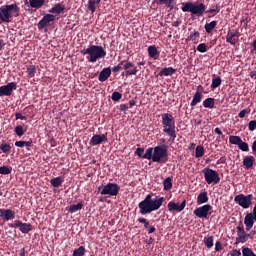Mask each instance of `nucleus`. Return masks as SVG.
Segmentation results:
<instances>
[{"label":"nucleus","mask_w":256,"mask_h":256,"mask_svg":"<svg viewBox=\"0 0 256 256\" xmlns=\"http://www.w3.org/2000/svg\"><path fill=\"white\" fill-rule=\"evenodd\" d=\"M19 228H20V231L23 233V234H28L30 231H32V225L31 223H23V222H19Z\"/></svg>","instance_id":"c85d7f7f"},{"label":"nucleus","mask_w":256,"mask_h":256,"mask_svg":"<svg viewBox=\"0 0 256 256\" xmlns=\"http://www.w3.org/2000/svg\"><path fill=\"white\" fill-rule=\"evenodd\" d=\"M0 150H1L3 153H8V152L11 151V146H10V144H8V143H2V144L0 145Z\"/></svg>","instance_id":"8fccbe9b"},{"label":"nucleus","mask_w":256,"mask_h":256,"mask_svg":"<svg viewBox=\"0 0 256 256\" xmlns=\"http://www.w3.org/2000/svg\"><path fill=\"white\" fill-rule=\"evenodd\" d=\"M240 32L239 31H229L226 36V42L232 46H235L239 41Z\"/></svg>","instance_id":"dca6fc26"},{"label":"nucleus","mask_w":256,"mask_h":256,"mask_svg":"<svg viewBox=\"0 0 256 256\" xmlns=\"http://www.w3.org/2000/svg\"><path fill=\"white\" fill-rule=\"evenodd\" d=\"M159 5H164L170 11L174 9V1L175 0H157Z\"/></svg>","instance_id":"f704fd0d"},{"label":"nucleus","mask_w":256,"mask_h":256,"mask_svg":"<svg viewBox=\"0 0 256 256\" xmlns=\"http://www.w3.org/2000/svg\"><path fill=\"white\" fill-rule=\"evenodd\" d=\"M20 220H15V223H9L10 228H19Z\"/></svg>","instance_id":"0e129e2a"},{"label":"nucleus","mask_w":256,"mask_h":256,"mask_svg":"<svg viewBox=\"0 0 256 256\" xmlns=\"http://www.w3.org/2000/svg\"><path fill=\"white\" fill-rule=\"evenodd\" d=\"M242 139L240 136L231 135L229 136V143L232 145H239L241 143Z\"/></svg>","instance_id":"a19ab883"},{"label":"nucleus","mask_w":256,"mask_h":256,"mask_svg":"<svg viewBox=\"0 0 256 256\" xmlns=\"http://www.w3.org/2000/svg\"><path fill=\"white\" fill-rule=\"evenodd\" d=\"M221 11L220 6L216 5L212 8H210L209 10L206 11L207 14H213V16L219 14Z\"/></svg>","instance_id":"49530a36"},{"label":"nucleus","mask_w":256,"mask_h":256,"mask_svg":"<svg viewBox=\"0 0 256 256\" xmlns=\"http://www.w3.org/2000/svg\"><path fill=\"white\" fill-rule=\"evenodd\" d=\"M15 117H16V120H22V121H26L27 120L26 116H23L20 112H17L15 114Z\"/></svg>","instance_id":"052dcab7"},{"label":"nucleus","mask_w":256,"mask_h":256,"mask_svg":"<svg viewBox=\"0 0 256 256\" xmlns=\"http://www.w3.org/2000/svg\"><path fill=\"white\" fill-rule=\"evenodd\" d=\"M129 109V105L128 104H120L119 106V110L121 112H126Z\"/></svg>","instance_id":"e2e57ef3"},{"label":"nucleus","mask_w":256,"mask_h":256,"mask_svg":"<svg viewBox=\"0 0 256 256\" xmlns=\"http://www.w3.org/2000/svg\"><path fill=\"white\" fill-rule=\"evenodd\" d=\"M173 187V182H172V178L171 177H166L163 180V189L165 191H170Z\"/></svg>","instance_id":"c9c22d12"},{"label":"nucleus","mask_w":256,"mask_h":256,"mask_svg":"<svg viewBox=\"0 0 256 256\" xmlns=\"http://www.w3.org/2000/svg\"><path fill=\"white\" fill-rule=\"evenodd\" d=\"M12 172V167H8L6 165L0 167V174L1 175H9Z\"/></svg>","instance_id":"a18cd8bd"},{"label":"nucleus","mask_w":256,"mask_h":256,"mask_svg":"<svg viewBox=\"0 0 256 256\" xmlns=\"http://www.w3.org/2000/svg\"><path fill=\"white\" fill-rule=\"evenodd\" d=\"M205 154L204 146L198 145L195 148V158H202Z\"/></svg>","instance_id":"58836bf2"},{"label":"nucleus","mask_w":256,"mask_h":256,"mask_svg":"<svg viewBox=\"0 0 256 256\" xmlns=\"http://www.w3.org/2000/svg\"><path fill=\"white\" fill-rule=\"evenodd\" d=\"M15 146L18 148H24L25 147L24 141L23 140L16 141Z\"/></svg>","instance_id":"69168bd1"},{"label":"nucleus","mask_w":256,"mask_h":256,"mask_svg":"<svg viewBox=\"0 0 256 256\" xmlns=\"http://www.w3.org/2000/svg\"><path fill=\"white\" fill-rule=\"evenodd\" d=\"M203 98V94L200 91H196L193 95L192 101L190 102L191 107H196L199 103H201Z\"/></svg>","instance_id":"4be33fe9"},{"label":"nucleus","mask_w":256,"mask_h":256,"mask_svg":"<svg viewBox=\"0 0 256 256\" xmlns=\"http://www.w3.org/2000/svg\"><path fill=\"white\" fill-rule=\"evenodd\" d=\"M142 158L147 160H152V162H154V148L153 147L147 148Z\"/></svg>","instance_id":"473e14b6"},{"label":"nucleus","mask_w":256,"mask_h":256,"mask_svg":"<svg viewBox=\"0 0 256 256\" xmlns=\"http://www.w3.org/2000/svg\"><path fill=\"white\" fill-rule=\"evenodd\" d=\"M250 237H251V234H248L245 231V228L243 225L237 226V237L235 242L236 245L240 243H246Z\"/></svg>","instance_id":"f8f14e48"},{"label":"nucleus","mask_w":256,"mask_h":256,"mask_svg":"<svg viewBox=\"0 0 256 256\" xmlns=\"http://www.w3.org/2000/svg\"><path fill=\"white\" fill-rule=\"evenodd\" d=\"M223 250V245H222V243L220 242V241H216L215 242V251L216 252H220V251H222Z\"/></svg>","instance_id":"bf43d9fd"},{"label":"nucleus","mask_w":256,"mask_h":256,"mask_svg":"<svg viewBox=\"0 0 256 256\" xmlns=\"http://www.w3.org/2000/svg\"><path fill=\"white\" fill-rule=\"evenodd\" d=\"M82 208H83V203L78 202L76 204H72V205L66 207V211H68V213H70V214H74V213L82 210Z\"/></svg>","instance_id":"b1692460"},{"label":"nucleus","mask_w":256,"mask_h":256,"mask_svg":"<svg viewBox=\"0 0 256 256\" xmlns=\"http://www.w3.org/2000/svg\"><path fill=\"white\" fill-rule=\"evenodd\" d=\"M243 256H256L255 252L249 247H242Z\"/></svg>","instance_id":"37998d69"},{"label":"nucleus","mask_w":256,"mask_h":256,"mask_svg":"<svg viewBox=\"0 0 256 256\" xmlns=\"http://www.w3.org/2000/svg\"><path fill=\"white\" fill-rule=\"evenodd\" d=\"M168 148L166 144L157 145L153 148V162L166 163L168 161Z\"/></svg>","instance_id":"423d86ee"},{"label":"nucleus","mask_w":256,"mask_h":256,"mask_svg":"<svg viewBox=\"0 0 256 256\" xmlns=\"http://www.w3.org/2000/svg\"><path fill=\"white\" fill-rule=\"evenodd\" d=\"M186 207V199H184L180 204L174 201H169L167 204V209L169 212H182Z\"/></svg>","instance_id":"4468645a"},{"label":"nucleus","mask_w":256,"mask_h":256,"mask_svg":"<svg viewBox=\"0 0 256 256\" xmlns=\"http://www.w3.org/2000/svg\"><path fill=\"white\" fill-rule=\"evenodd\" d=\"M202 173L207 184L211 185L212 183H220L221 178L216 170H213L211 168H204L202 170Z\"/></svg>","instance_id":"0eeeda50"},{"label":"nucleus","mask_w":256,"mask_h":256,"mask_svg":"<svg viewBox=\"0 0 256 256\" xmlns=\"http://www.w3.org/2000/svg\"><path fill=\"white\" fill-rule=\"evenodd\" d=\"M111 74L112 70L110 67L102 69V71H100V75H98V81H100V83L106 82L110 78Z\"/></svg>","instance_id":"aec40b11"},{"label":"nucleus","mask_w":256,"mask_h":256,"mask_svg":"<svg viewBox=\"0 0 256 256\" xmlns=\"http://www.w3.org/2000/svg\"><path fill=\"white\" fill-rule=\"evenodd\" d=\"M213 209L212 205L210 204H204L200 207H197L194 211L193 214L197 217V218H204L207 219L209 212Z\"/></svg>","instance_id":"9d476101"},{"label":"nucleus","mask_w":256,"mask_h":256,"mask_svg":"<svg viewBox=\"0 0 256 256\" xmlns=\"http://www.w3.org/2000/svg\"><path fill=\"white\" fill-rule=\"evenodd\" d=\"M252 216L254 217V221L256 222V204L253 207Z\"/></svg>","instance_id":"338daca9"},{"label":"nucleus","mask_w":256,"mask_h":256,"mask_svg":"<svg viewBox=\"0 0 256 256\" xmlns=\"http://www.w3.org/2000/svg\"><path fill=\"white\" fill-rule=\"evenodd\" d=\"M253 195L252 194H238L234 197V202L243 209H249L252 205Z\"/></svg>","instance_id":"6e6552de"},{"label":"nucleus","mask_w":256,"mask_h":256,"mask_svg":"<svg viewBox=\"0 0 256 256\" xmlns=\"http://www.w3.org/2000/svg\"><path fill=\"white\" fill-rule=\"evenodd\" d=\"M80 53H82L84 56L88 55L86 57L88 63H96L98 60L105 58L107 55V52L104 50V48L99 45H90V47L82 49Z\"/></svg>","instance_id":"7ed1b4c3"},{"label":"nucleus","mask_w":256,"mask_h":256,"mask_svg":"<svg viewBox=\"0 0 256 256\" xmlns=\"http://www.w3.org/2000/svg\"><path fill=\"white\" fill-rule=\"evenodd\" d=\"M101 0H88V11L95 13L97 7L100 5Z\"/></svg>","instance_id":"a878e982"},{"label":"nucleus","mask_w":256,"mask_h":256,"mask_svg":"<svg viewBox=\"0 0 256 256\" xmlns=\"http://www.w3.org/2000/svg\"><path fill=\"white\" fill-rule=\"evenodd\" d=\"M20 8L16 3L10 5H2L0 7V23H10L13 17H18Z\"/></svg>","instance_id":"20e7f679"},{"label":"nucleus","mask_w":256,"mask_h":256,"mask_svg":"<svg viewBox=\"0 0 256 256\" xmlns=\"http://www.w3.org/2000/svg\"><path fill=\"white\" fill-rule=\"evenodd\" d=\"M197 51L201 54H204L208 51L206 43H200L197 45Z\"/></svg>","instance_id":"de8ad7c7"},{"label":"nucleus","mask_w":256,"mask_h":256,"mask_svg":"<svg viewBox=\"0 0 256 256\" xmlns=\"http://www.w3.org/2000/svg\"><path fill=\"white\" fill-rule=\"evenodd\" d=\"M107 140H108L107 134H102V135L96 134L92 136V138H90V145L98 146Z\"/></svg>","instance_id":"f3484780"},{"label":"nucleus","mask_w":256,"mask_h":256,"mask_svg":"<svg viewBox=\"0 0 256 256\" xmlns=\"http://www.w3.org/2000/svg\"><path fill=\"white\" fill-rule=\"evenodd\" d=\"M121 98H122V94H121L120 92L114 91V92L112 93V101L118 102V101L121 100Z\"/></svg>","instance_id":"864d4df0"},{"label":"nucleus","mask_w":256,"mask_h":256,"mask_svg":"<svg viewBox=\"0 0 256 256\" xmlns=\"http://www.w3.org/2000/svg\"><path fill=\"white\" fill-rule=\"evenodd\" d=\"M218 22L217 21H211L209 23H206L204 25V30L207 34H211L212 31L217 27Z\"/></svg>","instance_id":"7c9ffc66"},{"label":"nucleus","mask_w":256,"mask_h":256,"mask_svg":"<svg viewBox=\"0 0 256 256\" xmlns=\"http://www.w3.org/2000/svg\"><path fill=\"white\" fill-rule=\"evenodd\" d=\"M254 162H255V157L252 155H249L244 157L242 164L246 169H251L254 166Z\"/></svg>","instance_id":"5701e85b"},{"label":"nucleus","mask_w":256,"mask_h":256,"mask_svg":"<svg viewBox=\"0 0 256 256\" xmlns=\"http://www.w3.org/2000/svg\"><path fill=\"white\" fill-rule=\"evenodd\" d=\"M55 21V15L53 14H46L43 19L38 23V29L43 30L45 29L50 23Z\"/></svg>","instance_id":"2eb2a0df"},{"label":"nucleus","mask_w":256,"mask_h":256,"mask_svg":"<svg viewBox=\"0 0 256 256\" xmlns=\"http://www.w3.org/2000/svg\"><path fill=\"white\" fill-rule=\"evenodd\" d=\"M203 107L208 109H214L215 108V99L212 97L206 98L203 101Z\"/></svg>","instance_id":"72a5a7b5"},{"label":"nucleus","mask_w":256,"mask_h":256,"mask_svg":"<svg viewBox=\"0 0 256 256\" xmlns=\"http://www.w3.org/2000/svg\"><path fill=\"white\" fill-rule=\"evenodd\" d=\"M120 187L117 183H108L100 190V195L117 196L119 194Z\"/></svg>","instance_id":"1a4fd4ad"},{"label":"nucleus","mask_w":256,"mask_h":256,"mask_svg":"<svg viewBox=\"0 0 256 256\" xmlns=\"http://www.w3.org/2000/svg\"><path fill=\"white\" fill-rule=\"evenodd\" d=\"M17 90V83L10 82L7 85L0 86V97L6 96L10 97L13 94V91Z\"/></svg>","instance_id":"ddd939ff"},{"label":"nucleus","mask_w":256,"mask_h":256,"mask_svg":"<svg viewBox=\"0 0 256 256\" xmlns=\"http://www.w3.org/2000/svg\"><path fill=\"white\" fill-rule=\"evenodd\" d=\"M208 201H209V197H208V193L206 191L198 194V196H197V204L198 205L205 204Z\"/></svg>","instance_id":"bb28decb"},{"label":"nucleus","mask_w":256,"mask_h":256,"mask_svg":"<svg viewBox=\"0 0 256 256\" xmlns=\"http://www.w3.org/2000/svg\"><path fill=\"white\" fill-rule=\"evenodd\" d=\"M252 151L256 153V140L252 143Z\"/></svg>","instance_id":"774afa93"},{"label":"nucleus","mask_w":256,"mask_h":256,"mask_svg":"<svg viewBox=\"0 0 256 256\" xmlns=\"http://www.w3.org/2000/svg\"><path fill=\"white\" fill-rule=\"evenodd\" d=\"M148 56L151 59H155L157 56H159V52L157 50V47L155 45H151L147 48Z\"/></svg>","instance_id":"c756f323"},{"label":"nucleus","mask_w":256,"mask_h":256,"mask_svg":"<svg viewBox=\"0 0 256 256\" xmlns=\"http://www.w3.org/2000/svg\"><path fill=\"white\" fill-rule=\"evenodd\" d=\"M203 243L205 246H207L208 249L212 248L214 246V236H205L203 239Z\"/></svg>","instance_id":"e433bc0d"},{"label":"nucleus","mask_w":256,"mask_h":256,"mask_svg":"<svg viewBox=\"0 0 256 256\" xmlns=\"http://www.w3.org/2000/svg\"><path fill=\"white\" fill-rule=\"evenodd\" d=\"M65 11V5H62L61 3H56L54 7H52L49 10L50 14H55V15H61Z\"/></svg>","instance_id":"412c9836"},{"label":"nucleus","mask_w":256,"mask_h":256,"mask_svg":"<svg viewBox=\"0 0 256 256\" xmlns=\"http://www.w3.org/2000/svg\"><path fill=\"white\" fill-rule=\"evenodd\" d=\"M238 148L242 152H249V144L247 142H244L243 140H241L238 144Z\"/></svg>","instance_id":"c03bdc74"},{"label":"nucleus","mask_w":256,"mask_h":256,"mask_svg":"<svg viewBox=\"0 0 256 256\" xmlns=\"http://www.w3.org/2000/svg\"><path fill=\"white\" fill-rule=\"evenodd\" d=\"M247 114H250V111L248 109H242L239 114L238 117L243 119L246 117Z\"/></svg>","instance_id":"4d7b16f0"},{"label":"nucleus","mask_w":256,"mask_h":256,"mask_svg":"<svg viewBox=\"0 0 256 256\" xmlns=\"http://www.w3.org/2000/svg\"><path fill=\"white\" fill-rule=\"evenodd\" d=\"M255 223V218L253 213H247L244 217V225L246 226V231L249 232L253 228Z\"/></svg>","instance_id":"6ab92c4d"},{"label":"nucleus","mask_w":256,"mask_h":256,"mask_svg":"<svg viewBox=\"0 0 256 256\" xmlns=\"http://www.w3.org/2000/svg\"><path fill=\"white\" fill-rule=\"evenodd\" d=\"M32 9H41L45 5V0H29Z\"/></svg>","instance_id":"cd10ccee"},{"label":"nucleus","mask_w":256,"mask_h":256,"mask_svg":"<svg viewBox=\"0 0 256 256\" xmlns=\"http://www.w3.org/2000/svg\"><path fill=\"white\" fill-rule=\"evenodd\" d=\"M0 217L4 221H10L15 219V212L12 209H2L0 208Z\"/></svg>","instance_id":"a211bd4d"},{"label":"nucleus","mask_w":256,"mask_h":256,"mask_svg":"<svg viewBox=\"0 0 256 256\" xmlns=\"http://www.w3.org/2000/svg\"><path fill=\"white\" fill-rule=\"evenodd\" d=\"M27 73L30 77H34L35 74H36V67L35 65H30L28 68H27Z\"/></svg>","instance_id":"5fc2aeb1"},{"label":"nucleus","mask_w":256,"mask_h":256,"mask_svg":"<svg viewBox=\"0 0 256 256\" xmlns=\"http://www.w3.org/2000/svg\"><path fill=\"white\" fill-rule=\"evenodd\" d=\"M123 66H124V61L119 62L118 65L112 67V73L117 74L118 72L123 70Z\"/></svg>","instance_id":"09e8293b"},{"label":"nucleus","mask_w":256,"mask_h":256,"mask_svg":"<svg viewBox=\"0 0 256 256\" xmlns=\"http://www.w3.org/2000/svg\"><path fill=\"white\" fill-rule=\"evenodd\" d=\"M165 202V197L152 198L151 194H147L145 198L138 203L139 214L147 215L154 211L159 210L163 203Z\"/></svg>","instance_id":"f257e3e1"},{"label":"nucleus","mask_w":256,"mask_h":256,"mask_svg":"<svg viewBox=\"0 0 256 256\" xmlns=\"http://www.w3.org/2000/svg\"><path fill=\"white\" fill-rule=\"evenodd\" d=\"M123 70L121 76H136L139 72L138 68L130 61H124Z\"/></svg>","instance_id":"9b49d317"},{"label":"nucleus","mask_w":256,"mask_h":256,"mask_svg":"<svg viewBox=\"0 0 256 256\" xmlns=\"http://www.w3.org/2000/svg\"><path fill=\"white\" fill-rule=\"evenodd\" d=\"M241 251L238 250V249H233L231 252H230V255L229 256H241Z\"/></svg>","instance_id":"680f3d73"},{"label":"nucleus","mask_w":256,"mask_h":256,"mask_svg":"<svg viewBox=\"0 0 256 256\" xmlns=\"http://www.w3.org/2000/svg\"><path fill=\"white\" fill-rule=\"evenodd\" d=\"M199 38H200V32L192 31V32H190L189 36L186 38V41L197 43Z\"/></svg>","instance_id":"2f4dec72"},{"label":"nucleus","mask_w":256,"mask_h":256,"mask_svg":"<svg viewBox=\"0 0 256 256\" xmlns=\"http://www.w3.org/2000/svg\"><path fill=\"white\" fill-rule=\"evenodd\" d=\"M14 132L19 136V137H22L24 134H25V131L23 129V127L21 125H17L15 127V130Z\"/></svg>","instance_id":"603ef678"},{"label":"nucleus","mask_w":256,"mask_h":256,"mask_svg":"<svg viewBox=\"0 0 256 256\" xmlns=\"http://www.w3.org/2000/svg\"><path fill=\"white\" fill-rule=\"evenodd\" d=\"M144 151H145L144 148L138 147V148H136L135 154H136L139 158H141V157H143Z\"/></svg>","instance_id":"13d9d810"},{"label":"nucleus","mask_w":256,"mask_h":256,"mask_svg":"<svg viewBox=\"0 0 256 256\" xmlns=\"http://www.w3.org/2000/svg\"><path fill=\"white\" fill-rule=\"evenodd\" d=\"M221 84H222V79H221V77L220 76H218V77H215V78H213L212 79V82H211V89H217V88H219L220 86H221Z\"/></svg>","instance_id":"4c0bfd02"},{"label":"nucleus","mask_w":256,"mask_h":256,"mask_svg":"<svg viewBox=\"0 0 256 256\" xmlns=\"http://www.w3.org/2000/svg\"><path fill=\"white\" fill-rule=\"evenodd\" d=\"M161 124L163 133H165L170 140L175 141L177 138L175 118L171 113H163L161 115Z\"/></svg>","instance_id":"f03ea898"},{"label":"nucleus","mask_w":256,"mask_h":256,"mask_svg":"<svg viewBox=\"0 0 256 256\" xmlns=\"http://www.w3.org/2000/svg\"><path fill=\"white\" fill-rule=\"evenodd\" d=\"M85 255V247L80 246L76 249H74V252L72 253V256H84Z\"/></svg>","instance_id":"79ce46f5"},{"label":"nucleus","mask_w":256,"mask_h":256,"mask_svg":"<svg viewBox=\"0 0 256 256\" xmlns=\"http://www.w3.org/2000/svg\"><path fill=\"white\" fill-rule=\"evenodd\" d=\"M52 187L59 188L63 184V179L58 176L51 179Z\"/></svg>","instance_id":"ea45409f"},{"label":"nucleus","mask_w":256,"mask_h":256,"mask_svg":"<svg viewBox=\"0 0 256 256\" xmlns=\"http://www.w3.org/2000/svg\"><path fill=\"white\" fill-rule=\"evenodd\" d=\"M207 7L204 3L185 2L182 3L181 11L190 13L196 17H202L206 13Z\"/></svg>","instance_id":"39448f33"},{"label":"nucleus","mask_w":256,"mask_h":256,"mask_svg":"<svg viewBox=\"0 0 256 256\" xmlns=\"http://www.w3.org/2000/svg\"><path fill=\"white\" fill-rule=\"evenodd\" d=\"M248 130L250 132H253V131L256 130V120L249 121V123H248Z\"/></svg>","instance_id":"6e6d98bb"},{"label":"nucleus","mask_w":256,"mask_h":256,"mask_svg":"<svg viewBox=\"0 0 256 256\" xmlns=\"http://www.w3.org/2000/svg\"><path fill=\"white\" fill-rule=\"evenodd\" d=\"M176 73V69H174L173 67H164L160 70L159 72V76H172Z\"/></svg>","instance_id":"393cba45"},{"label":"nucleus","mask_w":256,"mask_h":256,"mask_svg":"<svg viewBox=\"0 0 256 256\" xmlns=\"http://www.w3.org/2000/svg\"><path fill=\"white\" fill-rule=\"evenodd\" d=\"M137 221L138 223L143 224L144 229H149V221L146 218L140 217L137 219Z\"/></svg>","instance_id":"3c124183"}]
</instances>
